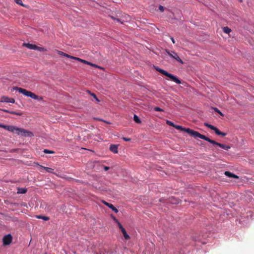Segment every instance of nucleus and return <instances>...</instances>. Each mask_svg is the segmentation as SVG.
I'll use <instances>...</instances> for the list:
<instances>
[{
  "mask_svg": "<svg viewBox=\"0 0 254 254\" xmlns=\"http://www.w3.org/2000/svg\"><path fill=\"white\" fill-rule=\"evenodd\" d=\"M95 120H97V121H102V122H104V121L102 120V119H99V118H94Z\"/></svg>",
  "mask_w": 254,
  "mask_h": 254,
  "instance_id": "c03bdc74",
  "label": "nucleus"
},
{
  "mask_svg": "<svg viewBox=\"0 0 254 254\" xmlns=\"http://www.w3.org/2000/svg\"><path fill=\"white\" fill-rule=\"evenodd\" d=\"M65 57L69 58V59H72V60H74L77 61V60H78V58L75 57H73L72 56L69 55L68 54H67V55H66V57Z\"/></svg>",
  "mask_w": 254,
  "mask_h": 254,
  "instance_id": "c85d7f7f",
  "label": "nucleus"
},
{
  "mask_svg": "<svg viewBox=\"0 0 254 254\" xmlns=\"http://www.w3.org/2000/svg\"><path fill=\"white\" fill-rule=\"evenodd\" d=\"M239 2H242L243 1V0H239Z\"/></svg>",
  "mask_w": 254,
  "mask_h": 254,
  "instance_id": "3c124183",
  "label": "nucleus"
},
{
  "mask_svg": "<svg viewBox=\"0 0 254 254\" xmlns=\"http://www.w3.org/2000/svg\"><path fill=\"white\" fill-rule=\"evenodd\" d=\"M224 175L229 178H234V179H239L238 176L232 173L231 172H230L229 171H225L224 172Z\"/></svg>",
  "mask_w": 254,
  "mask_h": 254,
  "instance_id": "9b49d317",
  "label": "nucleus"
},
{
  "mask_svg": "<svg viewBox=\"0 0 254 254\" xmlns=\"http://www.w3.org/2000/svg\"><path fill=\"white\" fill-rule=\"evenodd\" d=\"M212 109H214L216 112H217V111L219 110L217 108H211Z\"/></svg>",
  "mask_w": 254,
  "mask_h": 254,
  "instance_id": "09e8293b",
  "label": "nucleus"
},
{
  "mask_svg": "<svg viewBox=\"0 0 254 254\" xmlns=\"http://www.w3.org/2000/svg\"><path fill=\"white\" fill-rule=\"evenodd\" d=\"M154 111H156V112H163L164 110L161 109V108H160L159 107H156L154 108Z\"/></svg>",
  "mask_w": 254,
  "mask_h": 254,
  "instance_id": "473e14b6",
  "label": "nucleus"
},
{
  "mask_svg": "<svg viewBox=\"0 0 254 254\" xmlns=\"http://www.w3.org/2000/svg\"><path fill=\"white\" fill-rule=\"evenodd\" d=\"M180 199L176 198L174 196H172L169 198L168 202L172 204H178L180 203Z\"/></svg>",
  "mask_w": 254,
  "mask_h": 254,
  "instance_id": "0eeeda50",
  "label": "nucleus"
},
{
  "mask_svg": "<svg viewBox=\"0 0 254 254\" xmlns=\"http://www.w3.org/2000/svg\"><path fill=\"white\" fill-rule=\"evenodd\" d=\"M58 54L61 56H64V57H66V56L67 55V54L66 53H65L61 51H57Z\"/></svg>",
  "mask_w": 254,
  "mask_h": 254,
  "instance_id": "c756f323",
  "label": "nucleus"
},
{
  "mask_svg": "<svg viewBox=\"0 0 254 254\" xmlns=\"http://www.w3.org/2000/svg\"><path fill=\"white\" fill-rule=\"evenodd\" d=\"M160 201L161 202L162 201V199H160Z\"/></svg>",
  "mask_w": 254,
  "mask_h": 254,
  "instance_id": "603ef678",
  "label": "nucleus"
},
{
  "mask_svg": "<svg viewBox=\"0 0 254 254\" xmlns=\"http://www.w3.org/2000/svg\"><path fill=\"white\" fill-rule=\"evenodd\" d=\"M218 146H219L220 147H221V148H222V149H223L224 150H228L229 149H230V148H231L230 146L226 145L225 144H222V143H219Z\"/></svg>",
  "mask_w": 254,
  "mask_h": 254,
  "instance_id": "f3484780",
  "label": "nucleus"
},
{
  "mask_svg": "<svg viewBox=\"0 0 254 254\" xmlns=\"http://www.w3.org/2000/svg\"><path fill=\"white\" fill-rule=\"evenodd\" d=\"M13 130H11L12 132H15L18 135H21L24 137H32L34 134L32 132L29 131L23 128H18V127H14Z\"/></svg>",
  "mask_w": 254,
  "mask_h": 254,
  "instance_id": "f03ea898",
  "label": "nucleus"
},
{
  "mask_svg": "<svg viewBox=\"0 0 254 254\" xmlns=\"http://www.w3.org/2000/svg\"><path fill=\"white\" fill-rule=\"evenodd\" d=\"M15 2L19 5L23 6V4L21 0H15Z\"/></svg>",
  "mask_w": 254,
  "mask_h": 254,
  "instance_id": "f704fd0d",
  "label": "nucleus"
},
{
  "mask_svg": "<svg viewBox=\"0 0 254 254\" xmlns=\"http://www.w3.org/2000/svg\"><path fill=\"white\" fill-rule=\"evenodd\" d=\"M207 141L210 142V143H211L213 144H215V145H218V144H219V142L216 141H214V140H211L210 139H209V138L207 137Z\"/></svg>",
  "mask_w": 254,
  "mask_h": 254,
  "instance_id": "a878e982",
  "label": "nucleus"
},
{
  "mask_svg": "<svg viewBox=\"0 0 254 254\" xmlns=\"http://www.w3.org/2000/svg\"><path fill=\"white\" fill-rule=\"evenodd\" d=\"M0 127H2L10 131L13 130V128H14V126H5L2 124H0Z\"/></svg>",
  "mask_w": 254,
  "mask_h": 254,
  "instance_id": "4468645a",
  "label": "nucleus"
},
{
  "mask_svg": "<svg viewBox=\"0 0 254 254\" xmlns=\"http://www.w3.org/2000/svg\"><path fill=\"white\" fill-rule=\"evenodd\" d=\"M35 50H37L38 51L41 52H46L47 51V50L44 47H40L36 46Z\"/></svg>",
  "mask_w": 254,
  "mask_h": 254,
  "instance_id": "b1692460",
  "label": "nucleus"
},
{
  "mask_svg": "<svg viewBox=\"0 0 254 254\" xmlns=\"http://www.w3.org/2000/svg\"><path fill=\"white\" fill-rule=\"evenodd\" d=\"M223 31L226 34H229L231 32V29L228 26H225L222 28Z\"/></svg>",
  "mask_w": 254,
  "mask_h": 254,
  "instance_id": "aec40b11",
  "label": "nucleus"
},
{
  "mask_svg": "<svg viewBox=\"0 0 254 254\" xmlns=\"http://www.w3.org/2000/svg\"><path fill=\"white\" fill-rule=\"evenodd\" d=\"M103 202L104 205L108 206L109 208H110L115 213H117L118 212V210L113 206V204H110L108 202H106L105 201H103Z\"/></svg>",
  "mask_w": 254,
  "mask_h": 254,
  "instance_id": "1a4fd4ad",
  "label": "nucleus"
},
{
  "mask_svg": "<svg viewBox=\"0 0 254 254\" xmlns=\"http://www.w3.org/2000/svg\"><path fill=\"white\" fill-rule=\"evenodd\" d=\"M121 231L122 232L123 235H124V238L126 240H128L129 239V235L127 234V231L126 230H125V229H123V230H122Z\"/></svg>",
  "mask_w": 254,
  "mask_h": 254,
  "instance_id": "412c9836",
  "label": "nucleus"
},
{
  "mask_svg": "<svg viewBox=\"0 0 254 254\" xmlns=\"http://www.w3.org/2000/svg\"><path fill=\"white\" fill-rule=\"evenodd\" d=\"M166 124L169 126H171L172 127H174L175 126V124L172 122H171V121H168V120H167L166 121Z\"/></svg>",
  "mask_w": 254,
  "mask_h": 254,
  "instance_id": "cd10ccee",
  "label": "nucleus"
},
{
  "mask_svg": "<svg viewBox=\"0 0 254 254\" xmlns=\"http://www.w3.org/2000/svg\"><path fill=\"white\" fill-rule=\"evenodd\" d=\"M204 125L206 127V122L204 123Z\"/></svg>",
  "mask_w": 254,
  "mask_h": 254,
  "instance_id": "8fccbe9b",
  "label": "nucleus"
},
{
  "mask_svg": "<svg viewBox=\"0 0 254 254\" xmlns=\"http://www.w3.org/2000/svg\"><path fill=\"white\" fill-rule=\"evenodd\" d=\"M13 90L18 91L19 93L23 94L24 96L30 97L32 99L42 101L43 97L42 96H38L31 91H28L24 88H19L18 87H14Z\"/></svg>",
  "mask_w": 254,
  "mask_h": 254,
  "instance_id": "f257e3e1",
  "label": "nucleus"
},
{
  "mask_svg": "<svg viewBox=\"0 0 254 254\" xmlns=\"http://www.w3.org/2000/svg\"><path fill=\"white\" fill-rule=\"evenodd\" d=\"M90 95L93 98H94L96 101L99 103V102H100V101L99 100V99L97 98V96L96 95V94L95 93H90Z\"/></svg>",
  "mask_w": 254,
  "mask_h": 254,
  "instance_id": "bb28decb",
  "label": "nucleus"
},
{
  "mask_svg": "<svg viewBox=\"0 0 254 254\" xmlns=\"http://www.w3.org/2000/svg\"><path fill=\"white\" fill-rule=\"evenodd\" d=\"M109 169H110L109 167H107V166H104V169L105 171H108V170H109Z\"/></svg>",
  "mask_w": 254,
  "mask_h": 254,
  "instance_id": "79ce46f5",
  "label": "nucleus"
},
{
  "mask_svg": "<svg viewBox=\"0 0 254 254\" xmlns=\"http://www.w3.org/2000/svg\"><path fill=\"white\" fill-rule=\"evenodd\" d=\"M90 65H91V66H95L97 68H100V69H102L103 68L102 67H101L99 65H98L95 64H89Z\"/></svg>",
  "mask_w": 254,
  "mask_h": 254,
  "instance_id": "e433bc0d",
  "label": "nucleus"
},
{
  "mask_svg": "<svg viewBox=\"0 0 254 254\" xmlns=\"http://www.w3.org/2000/svg\"><path fill=\"white\" fill-rule=\"evenodd\" d=\"M111 17L112 19L116 20L117 22L122 24H124V22H127L130 20V17L128 15H125V16L122 18H116L114 16H111Z\"/></svg>",
  "mask_w": 254,
  "mask_h": 254,
  "instance_id": "39448f33",
  "label": "nucleus"
},
{
  "mask_svg": "<svg viewBox=\"0 0 254 254\" xmlns=\"http://www.w3.org/2000/svg\"><path fill=\"white\" fill-rule=\"evenodd\" d=\"M171 40L172 42L173 43L175 44V40H174V38H172V37H171Z\"/></svg>",
  "mask_w": 254,
  "mask_h": 254,
  "instance_id": "37998d69",
  "label": "nucleus"
},
{
  "mask_svg": "<svg viewBox=\"0 0 254 254\" xmlns=\"http://www.w3.org/2000/svg\"><path fill=\"white\" fill-rule=\"evenodd\" d=\"M2 110L4 112L7 113H9V112H10V111H8V110H5V109H4V110Z\"/></svg>",
  "mask_w": 254,
  "mask_h": 254,
  "instance_id": "de8ad7c7",
  "label": "nucleus"
},
{
  "mask_svg": "<svg viewBox=\"0 0 254 254\" xmlns=\"http://www.w3.org/2000/svg\"><path fill=\"white\" fill-rule=\"evenodd\" d=\"M158 9L162 12V11H164V7L162 5H160L159 6Z\"/></svg>",
  "mask_w": 254,
  "mask_h": 254,
  "instance_id": "4c0bfd02",
  "label": "nucleus"
},
{
  "mask_svg": "<svg viewBox=\"0 0 254 254\" xmlns=\"http://www.w3.org/2000/svg\"><path fill=\"white\" fill-rule=\"evenodd\" d=\"M166 52L168 54L169 56L177 60L178 62L180 63L181 64H183V62L182 60L180 58L177 53L174 52V51H168V50H166Z\"/></svg>",
  "mask_w": 254,
  "mask_h": 254,
  "instance_id": "20e7f679",
  "label": "nucleus"
},
{
  "mask_svg": "<svg viewBox=\"0 0 254 254\" xmlns=\"http://www.w3.org/2000/svg\"><path fill=\"white\" fill-rule=\"evenodd\" d=\"M118 145L111 144L110 147V151L114 153H118Z\"/></svg>",
  "mask_w": 254,
  "mask_h": 254,
  "instance_id": "f8f14e48",
  "label": "nucleus"
},
{
  "mask_svg": "<svg viewBox=\"0 0 254 254\" xmlns=\"http://www.w3.org/2000/svg\"><path fill=\"white\" fill-rule=\"evenodd\" d=\"M36 217L37 219H42L44 220L45 221H47V220H49V217H48L47 216H41V215H37L36 216Z\"/></svg>",
  "mask_w": 254,
  "mask_h": 254,
  "instance_id": "393cba45",
  "label": "nucleus"
},
{
  "mask_svg": "<svg viewBox=\"0 0 254 254\" xmlns=\"http://www.w3.org/2000/svg\"><path fill=\"white\" fill-rule=\"evenodd\" d=\"M123 139L125 141H130V139L127 137H123Z\"/></svg>",
  "mask_w": 254,
  "mask_h": 254,
  "instance_id": "ea45409f",
  "label": "nucleus"
},
{
  "mask_svg": "<svg viewBox=\"0 0 254 254\" xmlns=\"http://www.w3.org/2000/svg\"><path fill=\"white\" fill-rule=\"evenodd\" d=\"M155 69L156 70V71L162 74L163 75L169 77V79L171 80V81H174L175 82L178 84H180L181 83V80L178 78H177V77L173 75H172L171 74L169 73L165 70L159 67H155Z\"/></svg>",
  "mask_w": 254,
  "mask_h": 254,
  "instance_id": "7ed1b4c3",
  "label": "nucleus"
},
{
  "mask_svg": "<svg viewBox=\"0 0 254 254\" xmlns=\"http://www.w3.org/2000/svg\"><path fill=\"white\" fill-rule=\"evenodd\" d=\"M184 131L186 132L187 133H188L190 135H191L192 136H193V137L194 136L195 132H196V131H194V130L190 129V128H185Z\"/></svg>",
  "mask_w": 254,
  "mask_h": 254,
  "instance_id": "ddd939ff",
  "label": "nucleus"
},
{
  "mask_svg": "<svg viewBox=\"0 0 254 254\" xmlns=\"http://www.w3.org/2000/svg\"><path fill=\"white\" fill-rule=\"evenodd\" d=\"M41 168L44 169L46 170L48 172L53 173V169H52L51 168L48 167H43V166H41L40 165H38Z\"/></svg>",
  "mask_w": 254,
  "mask_h": 254,
  "instance_id": "a211bd4d",
  "label": "nucleus"
},
{
  "mask_svg": "<svg viewBox=\"0 0 254 254\" xmlns=\"http://www.w3.org/2000/svg\"><path fill=\"white\" fill-rule=\"evenodd\" d=\"M118 224V226L119 228V229H120V230H123L125 228L123 227L122 224L120 222H118V223H117Z\"/></svg>",
  "mask_w": 254,
  "mask_h": 254,
  "instance_id": "72a5a7b5",
  "label": "nucleus"
},
{
  "mask_svg": "<svg viewBox=\"0 0 254 254\" xmlns=\"http://www.w3.org/2000/svg\"><path fill=\"white\" fill-rule=\"evenodd\" d=\"M27 192V189L26 188H18V193H25Z\"/></svg>",
  "mask_w": 254,
  "mask_h": 254,
  "instance_id": "6ab92c4d",
  "label": "nucleus"
},
{
  "mask_svg": "<svg viewBox=\"0 0 254 254\" xmlns=\"http://www.w3.org/2000/svg\"><path fill=\"white\" fill-rule=\"evenodd\" d=\"M207 127H209V128L214 130L216 128V127L212 126V125L207 124Z\"/></svg>",
  "mask_w": 254,
  "mask_h": 254,
  "instance_id": "58836bf2",
  "label": "nucleus"
},
{
  "mask_svg": "<svg viewBox=\"0 0 254 254\" xmlns=\"http://www.w3.org/2000/svg\"><path fill=\"white\" fill-rule=\"evenodd\" d=\"M43 152L44 153H55V151L49 150L47 149H45Z\"/></svg>",
  "mask_w": 254,
  "mask_h": 254,
  "instance_id": "7c9ffc66",
  "label": "nucleus"
},
{
  "mask_svg": "<svg viewBox=\"0 0 254 254\" xmlns=\"http://www.w3.org/2000/svg\"><path fill=\"white\" fill-rule=\"evenodd\" d=\"M9 114H12V115H17V116H21V113H17L14 111H10L9 112Z\"/></svg>",
  "mask_w": 254,
  "mask_h": 254,
  "instance_id": "c9c22d12",
  "label": "nucleus"
},
{
  "mask_svg": "<svg viewBox=\"0 0 254 254\" xmlns=\"http://www.w3.org/2000/svg\"><path fill=\"white\" fill-rule=\"evenodd\" d=\"M175 127L176 128H177L178 129H180L183 131H184V130L185 129V128H184V127L176 125H175V127Z\"/></svg>",
  "mask_w": 254,
  "mask_h": 254,
  "instance_id": "2f4dec72",
  "label": "nucleus"
},
{
  "mask_svg": "<svg viewBox=\"0 0 254 254\" xmlns=\"http://www.w3.org/2000/svg\"><path fill=\"white\" fill-rule=\"evenodd\" d=\"M23 46L29 49L33 50H35L36 47V45L30 43H23Z\"/></svg>",
  "mask_w": 254,
  "mask_h": 254,
  "instance_id": "9d476101",
  "label": "nucleus"
},
{
  "mask_svg": "<svg viewBox=\"0 0 254 254\" xmlns=\"http://www.w3.org/2000/svg\"><path fill=\"white\" fill-rule=\"evenodd\" d=\"M217 113H218L221 116H223V114L219 110H218Z\"/></svg>",
  "mask_w": 254,
  "mask_h": 254,
  "instance_id": "a18cd8bd",
  "label": "nucleus"
},
{
  "mask_svg": "<svg viewBox=\"0 0 254 254\" xmlns=\"http://www.w3.org/2000/svg\"><path fill=\"white\" fill-rule=\"evenodd\" d=\"M214 131H215L216 134L219 135H221L222 136H224L226 135V133L220 131L218 128H216L213 129Z\"/></svg>",
  "mask_w": 254,
  "mask_h": 254,
  "instance_id": "dca6fc26",
  "label": "nucleus"
},
{
  "mask_svg": "<svg viewBox=\"0 0 254 254\" xmlns=\"http://www.w3.org/2000/svg\"><path fill=\"white\" fill-rule=\"evenodd\" d=\"M12 241V237L10 234L4 236L3 238V244L4 245H9Z\"/></svg>",
  "mask_w": 254,
  "mask_h": 254,
  "instance_id": "423d86ee",
  "label": "nucleus"
},
{
  "mask_svg": "<svg viewBox=\"0 0 254 254\" xmlns=\"http://www.w3.org/2000/svg\"><path fill=\"white\" fill-rule=\"evenodd\" d=\"M194 137L199 138L200 139H203L204 140H206V136H205L204 135L200 134L199 133H198L197 131H196L195 132Z\"/></svg>",
  "mask_w": 254,
  "mask_h": 254,
  "instance_id": "2eb2a0df",
  "label": "nucleus"
},
{
  "mask_svg": "<svg viewBox=\"0 0 254 254\" xmlns=\"http://www.w3.org/2000/svg\"><path fill=\"white\" fill-rule=\"evenodd\" d=\"M112 218L113 219V220H114V221H115L116 223H118V222H119V221H118V220L116 218H115L114 216H112Z\"/></svg>",
  "mask_w": 254,
  "mask_h": 254,
  "instance_id": "a19ab883",
  "label": "nucleus"
},
{
  "mask_svg": "<svg viewBox=\"0 0 254 254\" xmlns=\"http://www.w3.org/2000/svg\"><path fill=\"white\" fill-rule=\"evenodd\" d=\"M1 102H4L5 103H14L15 101L13 98H9L7 97L3 96L1 98Z\"/></svg>",
  "mask_w": 254,
  "mask_h": 254,
  "instance_id": "6e6552de",
  "label": "nucleus"
},
{
  "mask_svg": "<svg viewBox=\"0 0 254 254\" xmlns=\"http://www.w3.org/2000/svg\"><path fill=\"white\" fill-rule=\"evenodd\" d=\"M217 113H218L221 116H223V114L219 110H218Z\"/></svg>",
  "mask_w": 254,
  "mask_h": 254,
  "instance_id": "49530a36",
  "label": "nucleus"
},
{
  "mask_svg": "<svg viewBox=\"0 0 254 254\" xmlns=\"http://www.w3.org/2000/svg\"><path fill=\"white\" fill-rule=\"evenodd\" d=\"M77 61L78 62H81L82 63H83L84 64H92V63H90V62H88L84 60H82L79 58H78V60H77Z\"/></svg>",
  "mask_w": 254,
  "mask_h": 254,
  "instance_id": "4be33fe9",
  "label": "nucleus"
},
{
  "mask_svg": "<svg viewBox=\"0 0 254 254\" xmlns=\"http://www.w3.org/2000/svg\"><path fill=\"white\" fill-rule=\"evenodd\" d=\"M133 118H134V121L136 123H137V124H140L141 123L140 119L139 118V117L136 114H134V117H133Z\"/></svg>",
  "mask_w": 254,
  "mask_h": 254,
  "instance_id": "5701e85b",
  "label": "nucleus"
}]
</instances>
